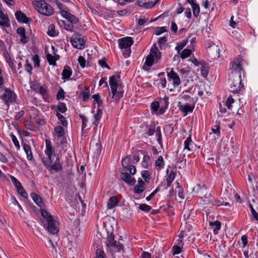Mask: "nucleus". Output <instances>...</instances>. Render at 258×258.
Segmentation results:
<instances>
[{
  "instance_id": "obj_1",
  "label": "nucleus",
  "mask_w": 258,
  "mask_h": 258,
  "mask_svg": "<svg viewBox=\"0 0 258 258\" xmlns=\"http://www.w3.org/2000/svg\"><path fill=\"white\" fill-rule=\"evenodd\" d=\"M45 142L44 153L47 157H42L41 158L42 162L45 168L50 173L58 172L62 169L59 155L55 152V149L49 139H46Z\"/></svg>"
},
{
  "instance_id": "obj_2",
  "label": "nucleus",
  "mask_w": 258,
  "mask_h": 258,
  "mask_svg": "<svg viewBox=\"0 0 258 258\" xmlns=\"http://www.w3.org/2000/svg\"><path fill=\"white\" fill-rule=\"evenodd\" d=\"M40 212L44 219L42 222L43 227L49 233L57 235L59 230V222L58 218L52 216L44 209H41Z\"/></svg>"
},
{
  "instance_id": "obj_3",
  "label": "nucleus",
  "mask_w": 258,
  "mask_h": 258,
  "mask_svg": "<svg viewBox=\"0 0 258 258\" xmlns=\"http://www.w3.org/2000/svg\"><path fill=\"white\" fill-rule=\"evenodd\" d=\"M109 84L111 89L110 96L111 101L117 103L123 97L124 93V86L120 82L119 75H112L109 77Z\"/></svg>"
},
{
  "instance_id": "obj_4",
  "label": "nucleus",
  "mask_w": 258,
  "mask_h": 258,
  "mask_svg": "<svg viewBox=\"0 0 258 258\" xmlns=\"http://www.w3.org/2000/svg\"><path fill=\"white\" fill-rule=\"evenodd\" d=\"M229 80L230 87L232 93L238 94L244 89V85L241 83V73L238 72L232 73Z\"/></svg>"
},
{
  "instance_id": "obj_5",
  "label": "nucleus",
  "mask_w": 258,
  "mask_h": 258,
  "mask_svg": "<svg viewBox=\"0 0 258 258\" xmlns=\"http://www.w3.org/2000/svg\"><path fill=\"white\" fill-rule=\"evenodd\" d=\"M119 47L122 51L124 58H127L131 53V47L134 43V40L130 37H123L118 39Z\"/></svg>"
},
{
  "instance_id": "obj_6",
  "label": "nucleus",
  "mask_w": 258,
  "mask_h": 258,
  "mask_svg": "<svg viewBox=\"0 0 258 258\" xmlns=\"http://www.w3.org/2000/svg\"><path fill=\"white\" fill-rule=\"evenodd\" d=\"M161 53L156 45H154L151 48L150 54L146 57L144 66L151 67L154 62H158L161 59Z\"/></svg>"
},
{
  "instance_id": "obj_7",
  "label": "nucleus",
  "mask_w": 258,
  "mask_h": 258,
  "mask_svg": "<svg viewBox=\"0 0 258 258\" xmlns=\"http://www.w3.org/2000/svg\"><path fill=\"white\" fill-rule=\"evenodd\" d=\"M0 98L5 104L9 107L11 104L16 103L17 96L11 88H5L4 89V93Z\"/></svg>"
},
{
  "instance_id": "obj_8",
  "label": "nucleus",
  "mask_w": 258,
  "mask_h": 258,
  "mask_svg": "<svg viewBox=\"0 0 258 258\" xmlns=\"http://www.w3.org/2000/svg\"><path fill=\"white\" fill-rule=\"evenodd\" d=\"M35 6L37 10L42 15L50 16L53 13L52 7L44 1L36 2Z\"/></svg>"
},
{
  "instance_id": "obj_9",
  "label": "nucleus",
  "mask_w": 258,
  "mask_h": 258,
  "mask_svg": "<svg viewBox=\"0 0 258 258\" xmlns=\"http://www.w3.org/2000/svg\"><path fill=\"white\" fill-rule=\"evenodd\" d=\"M204 205H207V207H219L223 205V202L216 199L210 193L204 195V199L202 201Z\"/></svg>"
},
{
  "instance_id": "obj_10",
  "label": "nucleus",
  "mask_w": 258,
  "mask_h": 258,
  "mask_svg": "<svg viewBox=\"0 0 258 258\" xmlns=\"http://www.w3.org/2000/svg\"><path fill=\"white\" fill-rule=\"evenodd\" d=\"M166 73L168 81H172L174 88L177 87L180 84V79L178 75L172 68L167 69Z\"/></svg>"
},
{
  "instance_id": "obj_11",
  "label": "nucleus",
  "mask_w": 258,
  "mask_h": 258,
  "mask_svg": "<svg viewBox=\"0 0 258 258\" xmlns=\"http://www.w3.org/2000/svg\"><path fill=\"white\" fill-rule=\"evenodd\" d=\"M106 245L107 247H112L115 249V251L120 252L123 250L122 245L114 240V236L112 234L108 235L106 241Z\"/></svg>"
},
{
  "instance_id": "obj_12",
  "label": "nucleus",
  "mask_w": 258,
  "mask_h": 258,
  "mask_svg": "<svg viewBox=\"0 0 258 258\" xmlns=\"http://www.w3.org/2000/svg\"><path fill=\"white\" fill-rule=\"evenodd\" d=\"M243 62V60H241L239 57L234 58L230 66V69L232 71L231 74L236 72L241 73V72L243 71L242 66Z\"/></svg>"
},
{
  "instance_id": "obj_13",
  "label": "nucleus",
  "mask_w": 258,
  "mask_h": 258,
  "mask_svg": "<svg viewBox=\"0 0 258 258\" xmlns=\"http://www.w3.org/2000/svg\"><path fill=\"white\" fill-rule=\"evenodd\" d=\"M73 46L77 49H83L85 47V40L78 34H74L71 39Z\"/></svg>"
},
{
  "instance_id": "obj_14",
  "label": "nucleus",
  "mask_w": 258,
  "mask_h": 258,
  "mask_svg": "<svg viewBox=\"0 0 258 258\" xmlns=\"http://www.w3.org/2000/svg\"><path fill=\"white\" fill-rule=\"evenodd\" d=\"M11 27V22L7 14L0 12V27L4 30Z\"/></svg>"
},
{
  "instance_id": "obj_15",
  "label": "nucleus",
  "mask_w": 258,
  "mask_h": 258,
  "mask_svg": "<svg viewBox=\"0 0 258 258\" xmlns=\"http://www.w3.org/2000/svg\"><path fill=\"white\" fill-rule=\"evenodd\" d=\"M177 106L180 110L184 113V115H187L189 112H192L195 107L194 105H190L188 103L181 104L180 102H178Z\"/></svg>"
},
{
  "instance_id": "obj_16",
  "label": "nucleus",
  "mask_w": 258,
  "mask_h": 258,
  "mask_svg": "<svg viewBox=\"0 0 258 258\" xmlns=\"http://www.w3.org/2000/svg\"><path fill=\"white\" fill-rule=\"evenodd\" d=\"M166 173H167V176H166V181H167V186L168 187H170L171 185V183L173 180L174 179L176 169L175 168H172L170 172H169V170L168 168L166 169Z\"/></svg>"
},
{
  "instance_id": "obj_17",
  "label": "nucleus",
  "mask_w": 258,
  "mask_h": 258,
  "mask_svg": "<svg viewBox=\"0 0 258 258\" xmlns=\"http://www.w3.org/2000/svg\"><path fill=\"white\" fill-rule=\"evenodd\" d=\"M15 15L16 19L20 23L27 24L30 22V19L21 11H17Z\"/></svg>"
},
{
  "instance_id": "obj_18",
  "label": "nucleus",
  "mask_w": 258,
  "mask_h": 258,
  "mask_svg": "<svg viewBox=\"0 0 258 258\" xmlns=\"http://www.w3.org/2000/svg\"><path fill=\"white\" fill-rule=\"evenodd\" d=\"M157 1L154 2H150L149 0H138L137 4L141 7L146 9H150L154 7L157 4Z\"/></svg>"
},
{
  "instance_id": "obj_19",
  "label": "nucleus",
  "mask_w": 258,
  "mask_h": 258,
  "mask_svg": "<svg viewBox=\"0 0 258 258\" xmlns=\"http://www.w3.org/2000/svg\"><path fill=\"white\" fill-rule=\"evenodd\" d=\"M37 92L41 95L45 101H47L49 98L48 88L45 85L40 86L38 88Z\"/></svg>"
},
{
  "instance_id": "obj_20",
  "label": "nucleus",
  "mask_w": 258,
  "mask_h": 258,
  "mask_svg": "<svg viewBox=\"0 0 258 258\" xmlns=\"http://www.w3.org/2000/svg\"><path fill=\"white\" fill-rule=\"evenodd\" d=\"M121 178L125 183L129 185H133L136 183V180L132 177L128 172H121Z\"/></svg>"
},
{
  "instance_id": "obj_21",
  "label": "nucleus",
  "mask_w": 258,
  "mask_h": 258,
  "mask_svg": "<svg viewBox=\"0 0 258 258\" xmlns=\"http://www.w3.org/2000/svg\"><path fill=\"white\" fill-rule=\"evenodd\" d=\"M4 56L6 59V61L8 63L9 66L12 69L13 71L16 72L15 66L14 64L13 59H12L11 55L8 52L7 50H5L4 52Z\"/></svg>"
},
{
  "instance_id": "obj_22",
  "label": "nucleus",
  "mask_w": 258,
  "mask_h": 258,
  "mask_svg": "<svg viewBox=\"0 0 258 258\" xmlns=\"http://www.w3.org/2000/svg\"><path fill=\"white\" fill-rule=\"evenodd\" d=\"M183 144V151L187 150L188 152H190L192 150V148L195 144L191 139V136H188L186 138V139L184 141Z\"/></svg>"
},
{
  "instance_id": "obj_23",
  "label": "nucleus",
  "mask_w": 258,
  "mask_h": 258,
  "mask_svg": "<svg viewBox=\"0 0 258 258\" xmlns=\"http://www.w3.org/2000/svg\"><path fill=\"white\" fill-rule=\"evenodd\" d=\"M186 3H188L191 5L193 15L195 17H197L200 12V8L198 4L194 2V0H186Z\"/></svg>"
},
{
  "instance_id": "obj_24",
  "label": "nucleus",
  "mask_w": 258,
  "mask_h": 258,
  "mask_svg": "<svg viewBox=\"0 0 258 258\" xmlns=\"http://www.w3.org/2000/svg\"><path fill=\"white\" fill-rule=\"evenodd\" d=\"M17 32L20 37V41L21 43L25 44L28 42L29 39L26 36L25 30L24 28H18L17 29Z\"/></svg>"
},
{
  "instance_id": "obj_25",
  "label": "nucleus",
  "mask_w": 258,
  "mask_h": 258,
  "mask_svg": "<svg viewBox=\"0 0 258 258\" xmlns=\"http://www.w3.org/2000/svg\"><path fill=\"white\" fill-rule=\"evenodd\" d=\"M30 196L35 204L40 207L44 206V202L41 198L37 194L34 192L31 194Z\"/></svg>"
},
{
  "instance_id": "obj_26",
  "label": "nucleus",
  "mask_w": 258,
  "mask_h": 258,
  "mask_svg": "<svg viewBox=\"0 0 258 258\" xmlns=\"http://www.w3.org/2000/svg\"><path fill=\"white\" fill-rule=\"evenodd\" d=\"M209 225L213 229L214 234L216 235L218 233L219 230L221 229V224L220 221L216 220L214 222H209Z\"/></svg>"
},
{
  "instance_id": "obj_27",
  "label": "nucleus",
  "mask_w": 258,
  "mask_h": 258,
  "mask_svg": "<svg viewBox=\"0 0 258 258\" xmlns=\"http://www.w3.org/2000/svg\"><path fill=\"white\" fill-rule=\"evenodd\" d=\"M152 164L151 157L148 155H144L141 162V166L143 168L147 169Z\"/></svg>"
},
{
  "instance_id": "obj_28",
  "label": "nucleus",
  "mask_w": 258,
  "mask_h": 258,
  "mask_svg": "<svg viewBox=\"0 0 258 258\" xmlns=\"http://www.w3.org/2000/svg\"><path fill=\"white\" fill-rule=\"evenodd\" d=\"M102 115V111L101 108H97L96 112L94 114V118L95 120L92 122L96 127L97 126L100 120L101 119Z\"/></svg>"
},
{
  "instance_id": "obj_29",
  "label": "nucleus",
  "mask_w": 258,
  "mask_h": 258,
  "mask_svg": "<svg viewBox=\"0 0 258 258\" xmlns=\"http://www.w3.org/2000/svg\"><path fill=\"white\" fill-rule=\"evenodd\" d=\"M22 146L25 153L26 154L27 160L31 161L33 159V157L30 146L26 144H23Z\"/></svg>"
},
{
  "instance_id": "obj_30",
  "label": "nucleus",
  "mask_w": 258,
  "mask_h": 258,
  "mask_svg": "<svg viewBox=\"0 0 258 258\" xmlns=\"http://www.w3.org/2000/svg\"><path fill=\"white\" fill-rule=\"evenodd\" d=\"M209 70V69L208 64L205 62L203 63L200 67H199V69H198V70L200 71L201 75L205 78H207L208 75Z\"/></svg>"
},
{
  "instance_id": "obj_31",
  "label": "nucleus",
  "mask_w": 258,
  "mask_h": 258,
  "mask_svg": "<svg viewBox=\"0 0 258 258\" xmlns=\"http://www.w3.org/2000/svg\"><path fill=\"white\" fill-rule=\"evenodd\" d=\"M164 165L165 162L163 158L161 156H159L155 162L156 169L158 171H160L164 168Z\"/></svg>"
},
{
  "instance_id": "obj_32",
  "label": "nucleus",
  "mask_w": 258,
  "mask_h": 258,
  "mask_svg": "<svg viewBox=\"0 0 258 258\" xmlns=\"http://www.w3.org/2000/svg\"><path fill=\"white\" fill-rule=\"evenodd\" d=\"M144 185L145 183L141 179L138 181V183L135 186L134 188V192L137 194H140L145 189Z\"/></svg>"
},
{
  "instance_id": "obj_33",
  "label": "nucleus",
  "mask_w": 258,
  "mask_h": 258,
  "mask_svg": "<svg viewBox=\"0 0 258 258\" xmlns=\"http://www.w3.org/2000/svg\"><path fill=\"white\" fill-rule=\"evenodd\" d=\"M72 75V71L70 67L66 66L62 72V79L68 80Z\"/></svg>"
},
{
  "instance_id": "obj_34",
  "label": "nucleus",
  "mask_w": 258,
  "mask_h": 258,
  "mask_svg": "<svg viewBox=\"0 0 258 258\" xmlns=\"http://www.w3.org/2000/svg\"><path fill=\"white\" fill-rule=\"evenodd\" d=\"M118 202V199L116 197L113 196L111 197L109 199V201L107 203L108 209H111L113 208L117 205Z\"/></svg>"
},
{
  "instance_id": "obj_35",
  "label": "nucleus",
  "mask_w": 258,
  "mask_h": 258,
  "mask_svg": "<svg viewBox=\"0 0 258 258\" xmlns=\"http://www.w3.org/2000/svg\"><path fill=\"white\" fill-rule=\"evenodd\" d=\"M194 51V48L193 47H191V48H185L182 50V51L181 53L180 57L181 58L183 59L185 58H186L188 57H189L192 51Z\"/></svg>"
},
{
  "instance_id": "obj_36",
  "label": "nucleus",
  "mask_w": 258,
  "mask_h": 258,
  "mask_svg": "<svg viewBox=\"0 0 258 258\" xmlns=\"http://www.w3.org/2000/svg\"><path fill=\"white\" fill-rule=\"evenodd\" d=\"M212 133L217 135L219 137L220 136V125L219 121H216L215 124L212 127Z\"/></svg>"
},
{
  "instance_id": "obj_37",
  "label": "nucleus",
  "mask_w": 258,
  "mask_h": 258,
  "mask_svg": "<svg viewBox=\"0 0 258 258\" xmlns=\"http://www.w3.org/2000/svg\"><path fill=\"white\" fill-rule=\"evenodd\" d=\"M92 98L94 99V101L98 105L97 108H101V107L103 106V101L101 99V97L99 94H96L92 96Z\"/></svg>"
},
{
  "instance_id": "obj_38",
  "label": "nucleus",
  "mask_w": 258,
  "mask_h": 258,
  "mask_svg": "<svg viewBox=\"0 0 258 258\" xmlns=\"http://www.w3.org/2000/svg\"><path fill=\"white\" fill-rule=\"evenodd\" d=\"M201 190H206V188L203 184L198 183L192 188V191L196 195Z\"/></svg>"
},
{
  "instance_id": "obj_39",
  "label": "nucleus",
  "mask_w": 258,
  "mask_h": 258,
  "mask_svg": "<svg viewBox=\"0 0 258 258\" xmlns=\"http://www.w3.org/2000/svg\"><path fill=\"white\" fill-rule=\"evenodd\" d=\"M47 34L51 37H54L57 35L58 32L55 31V26L53 24H51L48 29Z\"/></svg>"
},
{
  "instance_id": "obj_40",
  "label": "nucleus",
  "mask_w": 258,
  "mask_h": 258,
  "mask_svg": "<svg viewBox=\"0 0 258 258\" xmlns=\"http://www.w3.org/2000/svg\"><path fill=\"white\" fill-rule=\"evenodd\" d=\"M155 132L156 133L157 142L161 146H162V138L161 131V127L157 126L156 128Z\"/></svg>"
},
{
  "instance_id": "obj_41",
  "label": "nucleus",
  "mask_w": 258,
  "mask_h": 258,
  "mask_svg": "<svg viewBox=\"0 0 258 258\" xmlns=\"http://www.w3.org/2000/svg\"><path fill=\"white\" fill-rule=\"evenodd\" d=\"M56 115L57 117L58 120L60 122L61 124L63 126H67L68 125V122L66 119V118L58 111H56Z\"/></svg>"
},
{
  "instance_id": "obj_42",
  "label": "nucleus",
  "mask_w": 258,
  "mask_h": 258,
  "mask_svg": "<svg viewBox=\"0 0 258 258\" xmlns=\"http://www.w3.org/2000/svg\"><path fill=\"white\" fill-rule=\"evenodd\" d=\"M187 43V40H183L182 41L177 44V46L175 47V49L179 53L186 45Z\"/></svg>"
},
{
  "instance_id": "obj_43",
  "label": "nucleus",
  "mask_w": 258,
  "mask_h": 258,
  "mask_svg": "<svg viewBox=\"0 0 258 258\" xmlns=\"http://www.w3.org/2000/svg\"><path fill=\"white\" fill-rule=\"evenodd\" d=\"M54 131L57 136L59 138L62 137L64 134V128L60 126H56L54 128Z\"/></svg>"
},
{
  "instance_id": "obj_44",
  "label": "nucleus",
  "mask_w": 258,
  "mask_h": 258,
  "mask_svg": "<svg viewBox=\"0 0 258 258\" xmlns=\"http://www.w3.org/2000/svg\"><path fill=\"white\" fill-rule=\"evenodd\" d=\"M67 108L64 103L59 102L57 106L56 111L63 113L67 111Z\"/></svg>"
},
{
  "instance_id": "obj_45",
  "label": "nucleus",
  "mask_w": 258,
  "mask_h": 258,
  "mask_svg": "<svg viewBox=\"0 0 258 258\" xmlns=\"http://www.w3.org/2000/svg\"><path fill=\"white\" fill-rule=\"evenodd\" d=\"M138 209L145 213H148L151 210L152 207L147 204H142L140 205Z\"/></svg>"
},
{
  "instance_id": "obj_46",
  "label": "nucleus",
  "mask_w": 258,
  "mask_h": 258,
  "mask_svg": "<svg viewBox=\"0 0 258 258\" xmlns=\"http://www.w3.org/2000/svg\"><path fill=\"white\" fill-rule=\"evenodd\" d=\"M46 58L50 65H56V61L57 60V59L55 58V57L50 54H47L46 55Z\"/></svg>"
},
{
  "instance_id": "obj_47",
  "label": "nucleus",
  "mask_w": 258,
  "mask_h": 258,
  "mask_svg": "<svg viewBox=\"0 0 258 258\" xmlns=\"http://www.w3.org/2000/svg\"><path fill=\"white\" fill-rule=\"evenodd\" d=\"M79 116L80 118L82 119V130H83L87 126L88 119L84 115L80 114Z\"/></svg>"
},
{
  "instance_id": "obj_48",
  "label": "nucleus",
  "mask_w": 258,
  "mask_h": 258,
  "mask_svg": "<svg viewBox=\"0 0 258 258\" xmlns=\"http://www.w3.org/2000/svg\"><path fill=\"white\" fill-rule=\"evenodd\" d=\"M17 189L19 192V194L23 198H27L28 197V195L25 190V189L23 188L22 185L20 186H19L17 188Z\"/></svg>"
},
{
  "instance_id": "obj_49",
  "label": "nucleus",
  "mask_w": 258,
  "mask_h": 258,
  "mask_svg": "<svg viewBox=\"0 0 258 258\" xmlns=\"http://www.w3.org/2000/svg\"><path fill=\"white\" fill-rule=\"evenodd\" d=\"M124 170L126 171L125 172H128L129 174L131 175H134L136 172V169L135 167L133 165L128 166L124 168Z\"/></svg>"
},
{
  "instance_id": "obj_50",
  "label": "nucleus",
  "mask_w": 258,
  "mask_h": 258,
  "mask_svg": "<svg viewBox=\"0 0 258 258\" xmlns=\"http://www.w3.org/2000/svg\"><path fill=\"white\" fill-rule=\"evenodd\" d=\"M32 59L33 62L34 67L35 68H39L40 67V59L39 56L37 54H35L33 56Z\"/></svg>"
},
{
  "instance_id": "obj_51",
  "label": "nucleus",
  "mask_w": 258,
  "mask_h": 258,
  "mask_svg": "<svg viewBox=\"0 0 258 258\" xmlns=\"http://www.w3.org/2000/svg\"><path fill=\"white\" fill-rule=\"evenodd\" d=\"M167 37H168V35L164 36L163 37H161L159 38L158 42L159 47L161 48H162V46L164 45L165 44L167 41Z\"/></svg>"
},
{
  "instance_id": "obj_52",
  "label": "nucleus",
  "mask_w": 258,
  "mask_h": 258,
  "mask_svg": "<svg viewBox=\"0 0 258 258\" xmlns=\"http://www.w3.org/2000/svg\"><path fill=\"white\" fill-rule=\"evenodd\" d=\"M167 81L165 77L161 78L158 83V87L162 89L165 88L166 86Z\"/></svg>"
},
{
  "instance_id": "obj_53",
  "label": "nucleus",
  "mask_w": 258,
  "mask_h": 258,
  "mask_svg": "<svg viewBox=\"0 0 258 258\" xmlns=\"http://www.w3.org/2000/svg\"><path fill=\"white\" fill-rule=\"evenodd\" d=\"M166 31L167 30L165 27H157L155 29V34L156 35H159Z\"/></svg>"
},
{
  "instance_id": "obj_54",
  "label": "nucleus",
  "mask_w": 258,
  "mask_h": 258,
  "mask_svg": "<svg viewBox=\"0 0 258 258\" xmlns=\"http://www.w3.org/2000/svg\"><path fill=\"white\" fill-rule=\"evenodd\" d=\"M10 178L16 188L22 185L20 182L14 176L11 175Z\"/></svg>"
},
{
  "instance_id": "obj_55",
  "label": "nucleus",
  "mask_w": 258,
  "mask_h": 258,
  "mask_svg": "<svg viewBox=\"0 0 258 258\" xmlns=\"http://www.w3.org/2000/svg\"><path fill=\"white\" fill-rule=\"evenodd\" d=\"M159 107V103L158 102H153L151 103V108L153 112H156L158 111Z\"/></svg>"
},
{
  "instance_id": "obj_56",
  "label": "nucleus",
  "mask_w": 258,
  "mask_h": 258,
  "mask_svg": "<svg viewBox=\"0 0 258 258\" xmlns=\"http://www.w3.org/2000/svg\"><path fill=\"white\" fill-rule=\"evenodd\" d=\"M11 139H12L14 145L15 146V147L18 149H19L20 148V146L19 142L18 140H17L16 137L14 135L12 134V135H11Z\"/></svg>"
},
{
  "instance_id": "obj_57",
  "label": "nucleus",
  "mask_w": 258,
  "mask_h": 258,
  "mask_svg": "<svg viewBox=\"0 0 258 258\" xmlns=\"http://www.w3.org/2000/svg\"><path fill=\"white\" fill-rule=\"evenodd\" d=\"M234 99L232 97V96H229L226 102V105L227 107L230 109L231 108V104L234 102Z\"/></svg>"
},
{
  "instance_id": "obj_58",
  "label": "nucleus",
  "mask_w": 258,
  "mask_h": 258,
  "mask_svg": "<svg viewBox=\"0 0 258 258\" xmlns=\"http://www.w3.org/2000/svg\"><path fill=\"white\" fill-rule=\"evenodd\" d=\"M64 98V92L63 89H60L58 90L57 95L56 99L57 100L63 99Z\"/></svg>"
},
{
  "instance_id": "obj_59",
  "label": "nucleus",
  "mask_w": 258,
  "mask_h": 258,
  "mask_svg": "<svg viewBox=\"0 0 258 258\" xmlns=\"http://www.w3.org/2000/svg\"><path fill=\"white\" fill-rule=\"evenodd\" d=\"M172 250L173 255L177 254L181 252V248L177 245H174L173 246Z\"/></svg>"
},
{
  "instance_id": "obj_60",
  "label": "nucleus",
  "mask_w": 258,
  "mask_h": 258,
  "mask_svg": "<svg viewBox=\"0 0 258 258\" xmlns=\"http://www.w3.org/2000/svg\"><path fill=\"white\" fill-rule=\"evenodd\" d=\"M209 51H215L216 52L215 57L216 56L219 57V55H220V49H219V48L217 46H211L210 47Z\"/></svg>"
},
{
  "instance_id": "obj_61",
  "label": "nucleus",
  "mask_w": 258,
  "mask_h": 258,
  "mask_svg": "<svg viewBox=\"0 0 258 258\" xmlns=\"http://www.w3.org/2000/svg\"><path fill=\"white\" fill-rule=\"evenodd\" d=\"M99 63L100 66L102 68H106L108 70L110 69V68L109 67V66L107 64L106 62L105 58H102L101 59L99 60Z\"/></svg>"
},
{
  "instance_id": "obj_62",
  "label": "nucleus",
  "mask_w": 258,
  "mask_h": 258,
  "mask_svg": "<svg viewBox=\"0 0 258 258\" xmlns=\"http://www.w3.org/2000/svg\"><path fill=\"white\" fill-rule=\"evenodd\" d=\"M67 20L72 23H76L78 22V19L74 15H72L70 13L69 16L67 19Z\"/></svg>"
},
{
  "instance_id": "obj_63",
  "label": "nucleus",
  "mask_w": 258,
  "mask_h": 258,
  "mask_svg": "<svg viewBox=\"0 0 258 258\" xmlns=\"http://www.w3.org/2000/svg\"><path fill=\"white\" fill-rule=\"evenodd\" d=\"M155 131L156 129L155 126H150L148 128L146 134L149 136H153L155 132Z\"/></svg>"
},
{
  "instance_id": "obj_64",
  "label": "nucleus",
  "mask_w": 258,
  "mask_h": 258,
  "mask_svg": "<svg viewBox=\"0 0 258 258\" xmlns=\"http://www.w3.org/2000/svg\"><path fill=\"white\" fill-rule=\"evenodd\" d=\"M251 220H257L258 221V213L256 212V211L254 209H252L251 211Z\"/></svg>"
}]
</instances>
